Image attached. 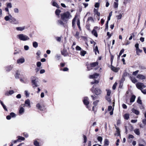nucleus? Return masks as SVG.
Segmentation results:
<instances>
[{
    "mask_svg": "<svg viewBox=\"0 0 146 146\" xmlns=\"http://www.w3.org/2000/svg\"><path fill=\"white\" fill-rule=\"evenodd\" d=\"M61 18L64 21H66L70 18L72 16L68 12L61 14Z\"/></svg>",
    "mask_w": 146,
    "mask_h": 146,
    "instance_id": "obj_1",
    "label": "nucleus"
},
{
    "mask_svg": "<svg viewBox=\"0 0 146 146\" xmlns=\"http://www.w3.org/2000/svg\"><path fill=\"white\" fill-rule=\"evenodd\" d=\"M17 38L21 40L25 41L29 40V37L27 35L23 34H19L17 35Z\"/></svg>",
    "mask_w": 146,
    "mask_h": 146,
    "instance_id": "obj_2",
    "label": "nucleus"
},
{
    "mask_svg": "<svg viewBox=\"0 0 146 146\" xmlns=\"http://www.w3.org/2000/svg\"><path fill=\"white\" fill-rule=\"evenodd\" d=\"M91 89V91L93 93H95L96 95H98L102 93V91L99 88H96L94 90V86Z\"/></svg>",
    "mask_w": 146,
    "mask_h": 146,
    "instance_id": "obj_3",
    "label": "nucleus"
},
{
    "mask_svg": "<svg viewBox=\"0 0 146 146\" xmlns=\"http://www.w3.org/2000/svg\"><path fill=\"white\" fill-rule=\"evenodd\" d=\"M32 86L33 87H36L38 86V80L36 78H35L34 77H32Z\"/></svg>",
    "mask_w": 146,
    "mask_h": 146,
    "instance_id": "obj_4",
    "label": "nucleus"
},
{
    "mask_svg": "<svg viewBox=\"0 0 146 146\" xmlns=\"http://www.w3.org/2000/svg\"><path fill=\"white\" fill-rule=\"evenodd\" d=\"M36 106L38 109L41 111H42L45 109L44 105L41 104L37 103L36 105Z\"/></svg>",
    "mask_w": 146,
    "mask_h": 146,
    "instance_id": "obj_5",
    "label": "nucleus"
},
{
    "mask_svg": "<svg viewBox=\"0 0 146 146\" xmlns=\"http://www.w3.org/2000/svg\"><path fill=\"white\" fill-rule=\"evenodd\" d=\"M136 86L139 89L141 90L145 88L146 86L144 84L140 82H138L136 84Z\"/></svg>",
    "mask_w": 146,
    "mask_h": 146,
    "instance_id": "obj_6",
    "label": "nucleus"
},
{
    "mask_svg": "<svg viewBox=\"0 0 146 146\" xmlns=\"http://www.w3.org/2000/svg\"><path fill=\"white\" fill-rule=\"evenodd\" d=\"M24 107L26 106V107L30 108L31 107L30 104V101L29 99H27L25 102V104H22Z\"/></svg>",
    "mask_w": 146,
    "mask_h": 146,
    "instance_id": "obj_7",
    "label": "nucleus"
},
{
    "mask_svg": "<svg viewBox=\"0 0 146 146\" xmlns=\"http://www.w3.org/2000/svg\"><path fill=\"white\" fill-rule=\"evenodd\" d=\"M10 22L11 24L15 25L18 24L19 23V21L15 18L12 17L10 19Z\"/></svg>",
    "mask_w": 146,
    "mask_h": 146,
    "instance_id": "obj_8",
    "label": "nucleus"
},
{
    "mask_svg": "<svg viewBox=\"0 0 146 146\" xmlns=\"http://www.w3.org/2000/svg\"><path fill=\"white\" fill-rule=\"evenodd\" d=\"M83 102L84 104L86 106V108L90 110V107L88 106L89 103L88 100V98L87 97H84Z\"/></svg>",
    "mask_w": 146,
    "mask_h": 146,
    "instance_id": "obj_9",
    "label": "nucleus"
},
{
    "mask_svg": "<svg viewBox=\"0 0 146 146\" xmlns=\"http://www.w3.org/2000/svg\"><path fill=\"white\" fill-rule=\"evenodd\" d=\"M98 64V62H94L92 63L89 65H88L87 66V68L88 70H89L91 69H92V67H94L96 66Z\"/></svg>",
    "mask_w": 146,
    "mask_h": 146,
    "instance_id": "obj_10",
    "label": "nucleus"
},
{
    "mask_svg": "<svg viewBox=\"0 0 146 146\" xmlns=\"http://www.w3.org/2000/svg\"><path fill=\"white\" fill-rule=\"evenodd\" d=\"M23 107L22 105L19 107V113L20 115H22L24 113L25 110Z\"/></svg>",
    "mask_w": 146,
    "mask_h": 146,
    "instance_id": "obj_11",
    "label": "nucleus"
},
{
    "mask_svg": "<svg viewBox=\"0 0 146 146\" xmlns=\"http://www.w3.org/2000/svg\"><path fill=\"white\" fill-rule=\"evenodd\" d=\"M99 76V74L98 73H95L93 75H90L89 78L90 79H96L98 78Z\"/></svg>",
    "mask_w": 146,
    "mask_h": 146,
    "instance_id": "obj_12",
    "label": "nucleus"
},
{
    "mask_svg": "<svg viewBox=\"0 0 146 146\" xmlns=\"http://www.w3.org/2000/svg\"><path fill=\"white\" fill-rule=\"evenodd\" d=\"M25 29V26L22 27H17L16 28L17 31H23Z\"/></svg>",
    "mask_w": 146,
    "mask_h": 146,
    "instance_id": "obj_13",
    "label": "nucleus"
},
{
    "mask_svg": "<svg viewBox=\"0 0 146 146\" xmlns=\"http://www.w3.org/2000/svg\"><path fill=\"white\" fill-rule=\"evenodd\" d=\"M25 60L24 58H21L18 59L17 61V62L18 64H21L25 62Z\"/></svg>",
    "mask_w": 146,
    "mask_h": 146,
    "instance_id": "obj_14",
    "label": "nucleus"
},
{
    "mask_svg": "<svg viewBox=\"0 0 146 146\" xmlns=\"http://www.w3.org/2000/svg\"><path fill=\"white\" fill-rule=\"evenodd\" d=\"M118 1L119 0H115L113 5L114 8H117L118 5Z\"/></svg>",
    "mask_w": 146,
    "mask_h": 146,
    "instance_id": "obj_15",
    "label": "nucleus"
},
{
    "mask_svg": "<svg viewBox=\"0 0 146 146\" xmlns=\"http://www.w3.org/2000/svg\"><path fill=\"white\" fill-rule=\"evenodd\" d=\"M137 78L140 80H143L145 79V77L143 75L139 74L137 76Z\"/></svg>",
    "mask_w": 146,
    "mask_h": 146,
    "instance_id": "obj_16",
    "label": "nucleus"
},
{
    "mask_svg": "<svg viewBox=\"0 0 146 146\" xmlns=\"http://www.w3.org/2000/svg\"><path fill=\"white\" fill-rule=\"evenodd\" d=\"M115 128L116 129V132L117 133H115V135H116L117 136H120V131H119V128L115 126Z\"/></svg>",
    "mask_w": 146,
    "mask_h": 146,
    "instance_id": "obj_17",
    "label": "nucleus"
},
{
    "mask_svg": "<svg viewBox=\"0 0 146 146\" xmlns=\"http://www.w3.org/2000/svg\"><path fill=\"white\" fill-rule=\"evenodd\" d=\"M13 67V65H11L6 67V70L7 71H9L11 70Z\"/></svg>",
    "mask_w": 146,
    "mask_h": 146,
    "instance_id": "obj_18",
    "label": "nucleus"
},
{
    "mask_svg": "<svg viewBox=\"0 0 146 146\" xmlns=\"http://www.w3.org/2000/svg\"><path fill=\"white\" fill-rule=\"evenodd\" d=\"M14 93L13 90H10L9 91H7L5 93V95L6 96H9L10 95H11Z\"/></svg>",
    "mask_w": 146,
    "mask_h": 146,
    "instance_id": "obj_19",
    "label": "nucleus"
},
{
    "mask_svg": "<svg viewBox=\"0 0 146 146\" xmlns=\"http://www.w3.org/2000/svg\"><path fill=\"white\" fill-rule=\"evenodd\" d=\"M12 17V16L11 15H10L9 16H7L5 17L4 19L6 21H9L10 22V19H11Z\"/></svg>",
    "mask_w": 146,
    "mask_h": 146,
    "instance_id": "obj_20",
    "label": "nucleus"
},
{
    "mask_svg": "<svg viewBox=\"0 0 146 146\" xmlns=\"http://www.w3.org/2000/svg\"><path fill=\"white\" fill-rule=\"evenodd\" d=\"M131 111L132 112L135 113L137 115H138L139 113V111L134 108L132 109Z\"/></svg>",
    "mask_w": 146,
    "mask_h": 146,
    "instance_id": "obj_21",
    "label": "nucleus"
},
{
    "mask_svg": "<svg viewBox=\"0 0 146 146\" xmlns=\"http://www.w3.org/2000/svg\"><path fill=\"white\" fill-rule=\"evenodd\" d=\"M109 142L108 140L107 139H105L104 141V145L108 146L109 145Z\"/></svg>",
    "mask_w": 146,
    "mask_h": 146,
    "instance_id": "obj_22",
    "label": "nucleus"
},
{
    "mask_svg": "<svg viewBox=\"0 0 146 146\" xmlns=\"http://www.w3.org/2000/svg\"><path fill=\"white\" fill-rule=\"evenodd\" d=\"M92 33L96 37H97L98 36V34L97 32L94 29L92 31Z\"/></svg>",
    "mask_w": 146,
    "mask_h": 146,
    "instance_id": "obj_23",
    "label": "nucleus"
},
{
    "mask_svg": "<svg viewBox=\"0 0 146 146\" xmlns=\"http://www.w3.org/2000/svg\"><path fill=\"white\" fill-rule=\"evenodd\" d=\"M86 52L83 50H81L80 51V54L82 56H84L86 54Z\"/></svg>",
    "mask_w": 146,
    "mask_h": 146,
    "instance_id": "obj_24",
    "label": "nucleus"
},
{
    "mask_svg": "<svg viewBox=\"0 0 146 146\" xmlns=\"http://www.w3.org/2000/svg\"><path fill=\"white\" fill-rule=\"evenodd\" d=\"M135 96L134 95H133L132 96L131 98H130V102H133L135 99Z\"/></svg>",
    "mask_w": 146,
    "mask_h": 146,
    "instance_id": "obj_25",
    "label": "nucleus"
},
{
    "mask_svg": "<svg viewBox=\"0 0 146 146\" xmlns=\"http://www.w3.org/2000/svg\"><path fill=\"white\" fill-rule=\"evenodd\" d=\"M135 133L137 135L140 134V132L138 129H136L134 130Z\"/></svg>",
    "mask_w": 146,
    "mask_h": 146,
    "instance_id": "obj_26",
    "label": "nucleus"
},
{
    "mask_svg": "<svg viewBox=\"0 0 146 146\" xmlns=\"http://www.w3.org/2000/svg\"><path fill=\"white\" fill-rule=\"evenodd\" d=\"M7 7L9 8H11L12 7V5L11 3H6Z\"/></svg>",
    "mask_w": 146,
    "mask_h": 146,
    "instance_id": "obj_27",
    "label": "nucleus"
},
{
    "mask_svg": "<svg viewBox=\"0 0 146 146\" xmlns=\"http://www.w3.org/2000/svg\"><path fill=\"white\" fill-rule=\"evenodd\" d=\"M111 69L113 71L117 72L118 70L117 68H116L115 67L113 66H112L111 67Z\"/></svg>",
    "mask_w": 146,
    "mask_h": 146,
    "instance_id": "obj_28",
    "label": "nucleus"
},
{
    "mask_svg": "<svg viewBox=\"0 0 146 146\" xmlns=\"http://www.w3.org/2000/svg\"><path fill=\"white\" fill-rule=\"evenodd\" d=\"M18 139L17 140L18 141H19L20 140H24L25 139V138L24 137H22L21 136H18L17 137Z\"/></svg>",
    "mask_w": 146,
    "mask_h": 146,
    "instance_id": "obj_29",
    "label": "nucleus"
},
{
    "mask_svg": "<svg viewBox=\"0 0 146 146\" xmlns=\"http://www.w3.org/2000/svg\"><path fill=\"white\" fill-rule=\"evenodd\" d=\"M57 24L58 25H64V23L63 22L60 20H58L57 21Z\"/></svg>",
    "mask_w": 146,
    "mask_h": 146,
    "instance_id": "obj_30",
    "label": "nucleus"
},
{
    "mask_svg": "<svg viewBox=\"0 0 146 146\" xmlns=\"http://www.w3.org/2000/svg\"><path fill=\"white\" fill-rule=\"evenodd\" d=\"M136 53L137 55H139V53H141L142 52V50H140L139 49V48H137L136 49Z\"/></svg>",
    "mask_w": 146,
    "mask_h": 146,
    "instance_id": "obj_31",
    "label": "nucleus"
},
{
    "mask_svg": "<svg viewBox=\"0 0 146 146\" xmlns=\"http://www.w3.org/2000/svg\"><path fill=\"white\" fill-rule=\"evenodd\" d=\"M129 115L128 113H126L125 114L124 116V118L125 119L127 120L129 118Z\"/></svg>",
    "mask_w": 146,
    "mask_h": 146,
    "instance_id": "obj_32",
    "label": "nucleus"
},
{
    "mask_svg": "<svg viewBox=\"0 0 146 146\" xmlns=\"http://www.w3.org/2000/svg\"><path fill=\"white\" fill-rule=\"evenodd\" d=\"M38 44L36 42H34L33 43V46L35 48H36L38 47Z\"/></svg>",
    "mask_w": 146,
    "mask_h": 146,
    "instance_id": "obj_33",
    "label": "nucleus"
},
{
    "mask_svg": "<svg viewBox=\"0 0 146 146\" xmlns=\"http://www.w3.org/2000/svg\"><path fill=\"white\" fill-rule=\"evenodd\" d=\"M60 12V10L58 9H57L55 11L56 14L57 15H59Z\"/></svg>",
    "mask_w": 146,
    "mask_h": 146,
    "instance_id": "obj_34",
    "label": "nucleus"
},
{
    "mask_svg": "<svg viewBox=\"0 0 146 146\" xmlns=\"http://www.w3.org/2000/svg\"><path fill=\"white\" fill-rule=\"evenodd\" d=\"M52 5L56 7L57 8L59 7V6L57 4V3L55 1H53L52 3Z\"/></svg>",
    "mask_w": 146,
    "mask_h": 146,
    "instance_id": "obj_35",
    "label": "nucleus"
},
{
    "mask_svg": "<svg viewBox=\"0 0 146 146\" xmlns=\"http://www.w3.org/2000/svg\"><path fill=\"white\" fill-rule=\"evenodd\" d=\"M34 145L35 146H39V143L36 140H35L34 143Z\"/></svg>",
    "mask_w": 146,
    "mask_h": 146,
    "instance_id": "obj_36",
    "label": "nucleus"
},
{
    "mask_svg": "<svg viewBox=\"0 0 146 146\" xmlns=\"http://www.w3.org/2000/svg\"><path fill=\"white\" fill-rule=\"evenodd\" d=\"M131 79L132 82L134 83L137 82V80L135 78L131 77Z\"/></svg>",
    "mask_w": 146,
    "mask_h": 146,
    "instance_id": "obj_37",
    "label": "nucleus"
},
{
    "mask_svg": "<svg viewBox=\"0 0 146 146\" xmlns=\"http://www.w3.org/2000/svg\"><path fill=\"white\" fill-rule=\"evenodd\" d=\"M98 141L100 142V143H102V138L101 136H98L97 138Z\"/></svg>",
    "mask_w": 146,
    "mask_h": 146,
    "instance_id": "obj_38",
    "label": "nucleus"
},
{
    "mask_svg": "<svg viewBox=\"0 0 146 146\" xmlns=\"http://www.w3.org/2000/svg\"><path fill=\"white\" fill-rule=\"evenodd\" d=\"M62 54L64 56H66L67 55V53L66 50H63L62 52Z\"/></svg>",
    "mask_w": 146,
    "mask_h": 146,
    "instance_id": "obj_39",
    "label": "nucleus"
},
{
    "mask_svg": "<svg viewBox=\"0 0 146 146\" xmlns=\"http://www.w3.org/2000/svg\"><path fill=\"white\" fill-rule=\"evenodd\" d=\"M106 90L107 91V95L108 96H110L111 94V90H109V89H107Z\"/></svg>",
    "mask_w": 146,
    "mask_h": 146,
    "instance_id": "obj_40",
    "label": "nucleus"
},
{
    "mask_svg": "<svg viewBox=\"0 0 146 146\" xmlns=\"http://www.w3.org/2000/svg\"><path fill=\"white\" fill-rule=\"evenodd\" d=\"M25 94L26 96L27 97H28L29 96V93L28 91L27 90H25Z\"/></svg>",
    "mask_w": 146,
    "mask_h": 146,
    "instance_id": "obj_41",
    "label": "nucleus"
},
{
    "mask_svg": "<svg viewBox=\"0 0 146 146\" xmlns=\"http://www.w3.org/2000/svg\"><path fill=\"white\" fill-rule=\"evenodd\" d=\"M106 96V100L109 102H111V100L110 99V97L109 96Z\"/></svg>",
    "mask_w": 146,
    "mask_h": 146,
    "instance_id": "obj_42",
    "label": "nucleus"
},
{
    "mask_svg": "<svg viewBox=\"0 0 146 146\" xmlns=\"http://www.w3.org/2000/svg\"><path fill=\"white\" fill-rule=\"evenodd\" d=\"M94 50L95 52V54H97L96 52H97L98 53H99V51L98 50V48L97 46H96L95 48H94Z\"/></svg>",
    "mask_w": 146,
    "mask_h": 146,
    "instance_id": "obj_43",
    "label": "nucleus"
},
{
    "mask_svg": "<svg viewBox=\"0 0 146 146\" xmlns=\"http://www.w3.org/2000/svg\"><path fill=\"white\" fill-rule=\"evenodd\" d=\"M99 82V81L98 80H95L94 81L92 82H91V84H98Z\"/></svg>",
    "mask_w": 146,
    "mask_h": 146,
    "instance_id": "obj_44",
    "label": "nucleus"
},
{
    "mask_svg": "<svg viewBox=\"0 0 146 146\" xmlns=\"http://www.w3.org/2000/svg\"><path fill=\"white\" fill-rule=\"evenodd\" d=\"M10 115L11 117H14L16 116V115L13 112H11L10 113Z\"/></svg>",
    "mask_w": 146,
    "mask_h": 146,
    "instance_id": "obj_45",
    "label": "nucleus"
},
{
    "mask_svg": "<svg viewBox=\"0 0 146 146\" xmlns=\"http://www.w3.org/2000/svg\"><path fill=\"white\" fill-rule=\"evenodd\" d=\"M77 25L79 28L80 29H81V27L80 26V20L79 19H78L77 23Z\"/></svg>",
    "mask_w": 146,
    "mask_h": 146,
    "instance_id": "obj_46",
    "label": "nucleus"
},
{
    "mask_svg": "<svg viewBox=\"0 0 146 146\" xmlns=\"http://www.w3.org/2000/svg\"><path fill=\"white\" fill-rule=\"evenodd\" d=\"M112 11L110 12V13H109V16L108 17V21H110V20L111 17L112 15Z\"/></svg>",
    "mask_w": 146,
    "mask_h": 146,
    "instance_id": "obj_47",
    "label": "nucleus"
},
{
    "mask_svg": "<svg viewBox=\"0 0 146 146\" xmlns=\"http://www.w3.org/2000/svg\"><path fill=\"white\" fill-rule=\"evenodd\" d=\"M76 16L73 19L72 21V25L73 26H74L75 24V21H76Z\"/></svg>",
    "mask_w": 146,
    "mask_h": 146,
    "instance_id": "obj_48",
    "label": "nucleus"
},
{
    "mask_svg": "<svg viewBox=\"0 0 146 146\" xmlns=\"http://www.w3.org/2000/svg\"><path fill=\"white\" fill-rule=\"evenodd\" d=\"M79 33L77 31L76 32V33L75 35V36L76 38H80V37L79 36Z\"/></svg>",
    "mask_w": 146,
    "mask_h": 146,
    "instance_id": "obj_49",
    "label": "nucleus"
},
{
    "mask_svg": "<svg viewBox=\"0 0 146 146\" xmlns=\"http://www.w3.org/2000/svg\"><path fill=\"white\" fill-rule=\"evenodd\" d=\"M96 106H93L92 108V110L94 111V113H96L97 110L96 107Z\"/></svg>",
    "mask_w": 146,
    "mask_h": 146,
    "instance_id": "obj_50",
    "label": "nucleus"
},
{
    "mask_svg": "<svg viewBox=\"0 0 146 146\" xmlns=\"http://www.w3.org/2000/svg\"><path fill=\"white\" fill-rule=\"evenodd\" d=\"M16 74L15 75V76L16 78H18L19 75V74L18 71H17L16 72Z\"/></svg>",
    "mask_w": 146,
    "mask_h": 146,
    "instance_id": "obj_51",
    "label": "nucleus"
},
{
    "mask_svg": "<svg viewBox=\"0 0 146 146\" xmlns=\"http://www.w3.org/2000/svg\"><path fill=\"white\" fill-rule=\"evenodd\" d=\"M137 102L139 104H141L142 102H141V100H140V97H138V98L137 100Z\"/></svg>",
    "mask_w": 146,
    "mask_h": 146,
    "instance_id": "obj_52",
    "label": "nucleus"
},
{
    "mask_svg": "<svg viewBox=\"0 0 146 146\" xmlns=\"http://www.w3.org/2000/svg\"><path fill=\"white\" fill-rule=\"evenodd\" d=\"M41 65V63L40 62H37L36 63V66L38 67H40Z\"/></svg>",
    "mask_w": 146,
    "mask_h": 146,
    "instance_id": "obj_53",
    "label": "nucleus"
},
{
    "mask_svg": "<svg viewBox=\"0 0 146 146\" xmlns=\"http://www.w3.org/2000/svg\"><path fill=\"white\" fill-rule=\"evenodd\" d=\"M14 11L15 13H18L19 12V10L17 8H15L14 9Z\"/></svg>",
    "mask_w": 146,
    "mask_h": 146,
    "instance_id": "obj_54",
    "label": "nucleus"
},
{
    "mask_svg": "<svg viewBox=\"0 0 146 146\" xmlns=\"http://www.w3.org/2000/svg\"><path fill=\"white\" fill-rule=\"evenodd\" d=\"M76 49L77 50H81L82 49L81 48L78 46H77L76 47Z\"/></svg>",
    "mask_w": 146,
    "mask_h": 146,
    "instance_id": "obj_55",
    "label": "nucleus"
},
{
    "mask_svg": "<svg viewBox=\"0 0 146 146\" xmlns=\"http://www.w3.org/2000/svg\"><path fill=\"white\" fill-rule=\"evenodd\" d=\"M29 47L28 46L25 45L24 46V49L25 50H29Z\"/></svg>",
    "mask_w": 146,
    "mask_h": 146,
    "instance_id": "obj_56",
    "label": "nucleus"
},
{
    "mask_svg": "<svg viewBox=\"0 0 146 146\" xmlns=\"http://www.w3.org/2000/svg\"><path fill=\"white\" fill-rule=\"evenodd\" d=\"M124 49H122L120 51V52L119 54V56H120L124 52Z\"/></svg>",
    "mask_w": 146,
    "mask_h": 146,
    "instance_id": "obj_57",
    "label": "nucleus"
},
{
    "mask_svg": "<svg viewBox=\"0 0 146 146\" xmlns=\"http://www.w3.org/2000/svg\"><path fill=\"white\" fill-rule=\"evenodd\" d=\"M118 19H121L122 17V15L121 14H120L119 15L117 16Z\"/></svg>",
    "mask_w": 146,
    "mask_h": 146,
    "instance_id": "obj_58",
    "label": "nucleus"
},
{
    "mask_svg": "<svg viewBox=\"0 0 146 146\" xmlns=\"http://www.w3.org/2000/svg\"><path fill=\"white\" fill-rule=\"evenodd\" d=\"M98 102L99 101L98 100H96L93 102V104L94 106H96Z\"/></svg>",
    "mask_w": 146,
    "mask_h": 146,
    "instance_id": "obj_59",
    "label": "nucleus"
},
{
    "mask_svg": "<svg viewBox=\"0 0 146 146\" xmlns=\"http://www.w3.org/2000/svg\"><path fill=\"white\" fill-rule=\"evenodd\" d=\"M99 6V3H96L95 5V7L96 8H98Z\"/></svg>",
    "mask_w": 146,
    "mask_h": 146,
    "instance_id": "obj_60",
    "label": "nucleus"
},
{
    "mask_svg": "<svg viewBox=\"0 0 146 146\" xmlns=\"http://www.w3.org/2000/svg\"><path fill=\"white\" fill-rule=\"evenodd\" d=\"M113 109L112 106H109L108 107V110L109 111H111Z\"/></svg>",
    "mask_w": 146,
    "mask_h": 146,
    "instance_id": "obj_61",
    "label": "nucleus"
},
{
    "mask_svg": "<svg viewBox=\"0 0 146 146\" xmlns=\"http://www.w3.org/2000/svg\"><path fill=\"white\" fill-rule=\"evenodd\" d=\"M139 70H136V71L134 72H133V74L134 75H136L137 74Z\"/></svg>",
    "mask_w": 146,
    "mask_h": 146,
    "instance_id": "obj_62",
    "label": "nucleus"
},
{
    "mask_svg": "<svg viewBox=\"0 0 146 146\" xmlns=\"http://www.w3.org/2000/svg\"><path fill=\"white\" fill-rule=\"evenodd\" d=\"M141 92L144 94H146V89H142L141 90Z\"/></svg>",
    "mask_w": 146,
    "mask_h": 146,
    "instance_id": "obj_63",
    "label": "nucleus"
},
{
    "mask_svg": "<svg viewBox=\"0 0 146 146\" xmlns=\"http://www.w3.org/2000/svg\"><path fill=\"white\" fill-rule=\"evenodd\" d=\"M84 143H86L87 141V137H86L84 135Z\"/></svg>",
    "mask_w": 146,
    "mask_h": 146,
    "instance_id": "obj_64",
    "label": "nucleus"
}]
</instances>
